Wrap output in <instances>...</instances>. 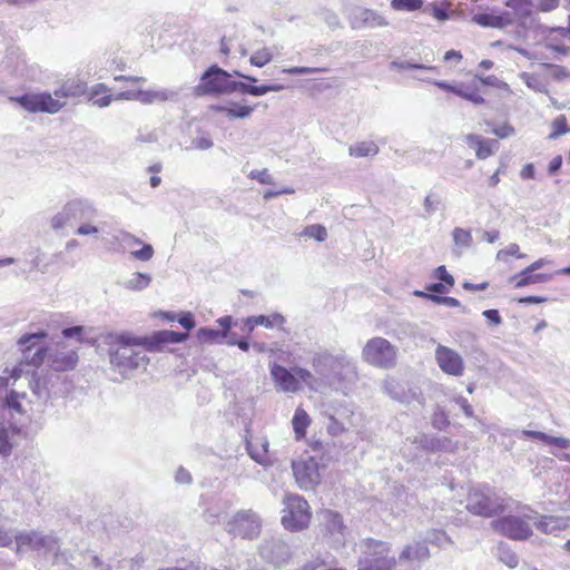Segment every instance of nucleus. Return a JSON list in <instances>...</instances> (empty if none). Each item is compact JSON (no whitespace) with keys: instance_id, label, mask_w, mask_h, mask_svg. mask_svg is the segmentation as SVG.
Listing matches in <instances>:
<instances>
[{"instance_id":"c85d7f7f","label":"nucleus","mask_w":570,"mask_h":570,"mask_svg":"<svg viewBox=\"0 0 570 570\" xmlns=\"http://www.w3.org/2000/svg\"><path fill=\"white\" fill-rule=\"evenodd\" d=\"M472 20L481 27L502 29L511 26V19L508 13H476Z\"/></svg>"},{"instance_id":"423d86ee","label":"nucleus","mask_w":570,"mask_h":570,"mask_svg":"<svg viewBox=\"0 0 570 570\" xmlns=\"http://www.w3.org/2000/svg\"><path fill=\"white\" fill-rule=\"evenodd\" d=\"M361 557L358 570H392L396 559L391 556L390 544L383 541L365 539L358 543Z\"/></svg>"},{"instance_id":"f704fd0d","label":"nucleus","mask_w":570,"mask_h":570,"mask_svg":"<svg viewBox=\"0 0 570 570\" xmlns=\"http://www.w3.org/2000/svg\"><path fill=\"white\" fill-rule=\"evenodd\" d=\"M312 420L303 407H297L292 419V425L295 434V440L299 441L305 438L306 430L311 425Z\"/></svg>"},{"instance_id":"3c124183","label":"nucleus","mask_w":570,"mask_h":570,"mask_svg":"<svg viewBox=\"0 0 570 570\" xmlns=\"http://www.w3.org/2000/svg\"><path fill=\"white\" fill-rule=\"evenodd\" d=\"M440 205L441 198L434 193L428 194L423 200L424 212L429 216L436 212L440 208Z\"/></svg>"},{"instance_id":"e2e57ef3","label":"nucleus","mask_w":570,"mask_h":570,"mask_svg":"<svg viewBox=\"0 0 570 570\" xmlns=\"http://www.w3.org/2000/svg\"><path fill=\"white\" fill-rule=\"evenodd\" d=\"M455 444L449 438H436L434 444V451H453Z\"/></svg>"},{"instance_id":"393cba45","label":"nucleus","mask_w":570,"mask_h":570,"mask_svg":"<svg viewBox=\"0 0 570 570\" xmlns=\"http://www.w3.org/2000/svg\"><path fill=\"white\" fill-rule=\"evenodd\" d=\"M269 442L266 436H258L246 441V450L249 456L263 466L271 464L268 455Z\"/></svg>"},{"instance_id":"e433bc0d","label":"nucleus","mask_w":570,"mask_h":570,"mask_svg":"<svg viewBox=\"0 0 570 570\" xmlns=\"http://www.w3.org/2000/svg\"><path fill=\"white\" fill-rule=\"evenodd\" d=\"M151 283V275L147 273H134L125 281L124 287L129 291H142L147 288Z\"/></svg>"},{"instance_id":"a18cd8bd","label":"nucleus","mask_w":570,"mask_h":570,"mask_svg":"<svg viewBox=\"0 0 570 570\" xmlns=\"http://www.w3.org/2000/svg\"><path fill=\"white\" fill-rule=\"evenodd\" d=\"M552 132L548 136L549 139H557L561 135L570 132V127L567 125L564 115L558 116L551 124Z\"/></svg>"},{"instance_id":"c756f323","label":"nucleus","mask_w":570,"mask_h":570,"mask_svg":"<svg viewBox=\"0 0 570 570\" xmlns=\"http://www.w3.org/2000/svg\"><path fill=\"white\" fill-rule=\"evenodd\" d=\"M551 278V274H534L533 272H528L527 267L520 273L510 277L509 282L513 284L517 288H521L538 283H546L549 282Z\"/></svg>"},{"instance_id":"a211bd4d","label":"nucleus","mask_w":570,"mask_h":570,"mask_svg":"<svg viewBox=\"0 0 570 570\" xmlns=\"http://www.w3.org/2000/svg\"><path fill=\"white\" fill-rule=\"evenodd\" d=\"M114 238L125 249H128L130 256L137 261L148 262L155 254L154 247L150 244L142 243L140 238L126 230H119Z\"/></svg>"},{"instance_id":"4c0bfd02","label":"nucleus","mask_w":570,"mask_h":570,"mask_svg":"<svg viewBox=\"0 0 570 570\" xmlns=\"http://www.w3.org/2000/svg\"><path fill=\"white\" fill-rule=\"evenodd\" d=\"M214 109L219 112H224L228 118H239L245 119L248 118L253 111L254 107L252 106H215Z\"/></svg>"},{"instance_id":"9d476101","label":"nucleus","mask_w":570,"mask_h":570,"mask_svg":"<svg viewBox=\"0 0 570 570\" xmlns=\"http://www.w3.org/2000/svg\"><path fill=\"white\" fill-rule=\"evenodd\" d=\"M396 358L397 348L381 336L368 340L362 350V360L375 367L391 368L396 364Z\"/></svg>"},{"instance_id":"69168bd1","label":"nucleus","mask_w":570,"mask_h":570,"mask_svg":"<svg viewBox=\"0 0 570 570\" xmlns=\"http://www.w3.org/2000/svg\"><path fill=\"white\" fill-rule=\"evenodd\" d=\"M141 89L138 90H126L117 94L114 100H135L140 102Z\"/></svg>"},{"instance_id":"f8f14e48","label":"nucleus","mask_w":570,"mask_h":570,"mask_svg":"<svg viewBox=\"0 0 570 570\" xmlns=\"http://www.w3.org/2000/svg\"><path fill=\"white\" fill-rule=\"evenodd\" d=\"M293 474L302 490H313L321 482L320 464L313 456L299 458L292 462Z\"/></svg>"},{"instance_id":"49530a36","label":"nucleus","mask_w":570,"mask_h":570,"mask_svg":"<svg viewBox=\"0 0 570 570\" xmlns=\"http://www.w3.org/2000/svg\"><path fill=\"white\" fill-rule=\"evenodd\" d=\"M520 77L523 79V81L530 89L537 92L549 94L547 85L543 83L537 76L530 75L528 72H522Z\"/></svg>"},{"instance_id":"ddd939ff","label":"nucleus","mask_w":570,"mask_h":570,"mask_svg":"<svg viewBox=\"0 0 570 570\" xmlns=\"http://www.w3.org/2000/svg\"><path fill=\"white\" fill-rule=\"evenodd\" d=\"M232 75L226 70L212 66L202 76L199 85L196 87L198 94H228Z\"/></svg>"},{"instance_id":"58836bf2","label":"nucleus","mask_w":570,"mask_h":570,"mask_svg":"<svg viewBox=\"0 0 570 570\" xmlns=\"http://www.w3.org/2000/svg\"><path fill=\"white\" fill-rule=\"evenodd\" d=\"M497 556L501 562L509 568H517L519 564L518 556L505 543H499L497 547Z\"/></svg>"},{"instance_id":"473e14b6","label":"nucleus","mask_w":570,"mask_h":570,"mask_svg":"<svg viewBox=\"0 0 570 570\" xmlns=\"http://www.w3.org/2000/svg\"><path fill=\"white\" fill-rule=\"evenodd\" d=\"M285 323V317L279 313H274L272 315H257L250 316L246 320V326L249 331H253L255 326H265L267 328L281 327Z\"/></svg>"},{"instance_id":"a878e982","label":"nucleus","mask_w":570,"mask_h":570,"mask_svg":"<svg viewBox=\"0 0 570 570\" xmlns=\"http://www.w3.org/2000/svg\"><path fill=\"white\" fill-rule=\"evenodd\" d=\"M21 430L12 424L0 425V455L8 456L21 440Z\"/></svg>"},{"instance_id":"c03bdc74","label":"nucleus","mask_w":570,"mask_h":570,"mask_svg":"<svg viewBox=\"0 0 570 570\" xmlns=\"http://www.w3.org/2000/svg\"><path fill=\"white\" fill-rule=\"evenodd\" d=\"M499 149V142L494 139H483L482 144L476 149V157L479 159H487Z\"/></svg>"},{"instance_id":"6e6d98bb","label":"nucleus","mask_w":570,"mask_h":570,"mask_svg":"<svg viewBox=\"0 0 570 570\" xmlns=\"http://www.w3.org/2000/svg\"><path fill=\"white\" fill-rule=\"evenodd\" d=\"M327 68H313V67H291L284 68L282 72L291 75H311L316 72H325Z\"/></svg>"},{"instance_id":"2f4dec72","label":"nucleus","mask_w":570,"mask_h":570,"mask_svg":"<svg viewBox=\"0 0 570 570\" xmlns=\"http://www.w3.org/2000/svg\"><path fill=\"white\" fill-rule=\"evenodd\" d=\"M570 519L567 517H542L539 521H534L538 530L543 533H557L568 528Z\"/></svg>"},{"instance_id":"ea45409f","label":"nucleus","mask_w":570,"mask_h":570,"mask_svg":"<svg viewBox=\"0 0 570 570\" xmlns=\"http://www.w3.org/2000/svg\"><path fill=\"white\" fill-rule=\"evenodd\" d=\"M226 336V331H218L207 327H202L197 331V338L200 343H219Z\"/></svg>"},{"instance_id":"aec40b11","label":"nucleus","mask_w":570,"mask_h":570,"mask_svg":"<svg viewBox=\"0 0 570 570\" xmlns=\"http://www.w3.org/2000/svg\"><path fill=\"white\" fill-rule=\"evenodd\" d=\"M271 376L276 387L283 392L295 393L301 390V384L293 370L288 371L282 365L273 364L271 366Z\"/></svg>"},{"instance_id":"412c9836","label":"nucleus","mask_w":570,"mask_h":570,"mask_svg":"<svg viewBox=\"0 0 570 570\" xmlns=\"http://www.w3.org/2000/svg\"><path fill=\"white\" fill-rule=\"evenodd\" d=\"M509 11L508 13L511 19V26L517 23L521 27H525L533 13V2L531 0H507L504 2Z\"/></svg>"},{"instance_id":"f257e3e1","label":"nucleus","mask_w":570,"mask_h":570,"mask_svg":"<svg viewBox=\"0 0 570 570\" xmlns=\"http://www.w3.org/2000/svg\"><path fill=\"white\" fill-rule=\"evenodd\" d=\"M312 366L322 384L344 394L352 389L358 374L355 363L345 353L320 351L312 358Z\"/></svg>"},{"instance_id":"9b49d317","label":"nucleus","mask_w":570,"mask_h":570,"mask_svg":"<svg viewBox=\"0 0 570 570\" xmlns=\"http://www.w3.org/2000/svg\"><path fill=\"white\" fill-rule=\"evenodd\" d=\"M466 509L476 515L492 517L503 510V500L489 489H473L469 493Z\"/></svg>"},{"instance_id":"bf43d9fd","label":"nucleus","mask_w":570,"mask_h":570,"mask_svg":"<svg viewBox=\"0 0 570 570\" xmlns=\"http://www.w3.org/2000/svg\"><path fill=\"white\" fill-rule=\"evenodd\" d=\"M426 298L431 299L432 302H434L436 304L445 305L449 307H460L461 306V303L456 298L450 297V296L426 295Z\"/></svg>"},{"instance_id":"680f3d73","label":"nucleus","mask_w":570,"mask_h":570,"mask_svg":"<svg viewBox=\"0 0 570 570\" xmlns=\"http://www.w3.org/2000/svg\"><path fill=\"white\" fill-rule=\"evenodd\" d=\"M391 68H395V69H400V70H405V69L434 70L435 69L434 67H431V66L415 65V63H410V62H399V61L391 62Z\"/></svg>"},{"instance_id":"37998d69","label":"nucleus","mask_w":570,"mask_h":570,"mask_svg":"<svg viewBox=\"0 0 570 570\" xmlns=\"http://www.w3.org/2000/svg\"><path fill=\"white\" fill-rule=\"evenodd\" d=\"M452 237L455 246L460 248H469L472 245V234L469 229L455 227Z\"/></svg>"},{"instance_id":"0eeeda50","label":"nucleus","mask_w":570,"mask_h":570,"mask_svg":"<svg viewBox=\"0 0 570 570\" xmlns=\"http://www.w3.org/2000/svg\"><path fill=\"white\" fill-rule=\"evenodd\" d=\"M98 216L95 204L87 198H73L67 202L62 208L50 219V226L55 230L71 226L75 223L92 220Z\"/></svg>"},{"instance_id":"09e8293b","label":"nucleus","mask_w":570,"mask_h":570,"mask_svg":"<svg viewBox=\"0 0 570 570\" xmlns=\"http://www.w3.org/2000/svg\"><path fill=\"white\" fill-rule=\"evenodd\" d=\"M304 236L309 238H314L317 242H324L327 238V230L323 225L313 224L307 227L302 233Z\"/></svg>"},{"instance_id":"39448f33","label":"nucleus","mask_w":570,"mask_h":570,"mask_svg":"<svg viewBox=\"0 0 570 570\" xmlns=\"http://www.w3.org/2000/svg\"><path fill=\"white\" fill-rule=\"evenodd\" d=\"M16 553L18 556L27 551L42 552L45 556L52 554L53 562L58 563L63 553L60 552L58 539L52 534L39 530H22L14 534Z\"/></svg>"},{"instance_id":"cd10ccee","label":"nucleus","mask_w":570,"mask_h":570,"mask_svg":"<svg viewBox=\"0 0 570 570\" xmlns=\"http://www.w3.org/2000/svg\"><path fill=\"white\" fill-rule=\"evenodd\" d=\"M387 21L384 17L370 9H362L358 11L355 20L352 22V28L358 29L362 27H385Z\"/></svg>"},{"instance_id":"13d9d810","label":"nucleus","mask_w":570,"mask_h":570,"mask_svg":"<svg viewBox=\"0 0 570 570\" xmlns=\"http://www.w3.org/2000/svg\"><path fill=\"white\" fill-rule=\"evenodd\" d=\"M248 177L252 179H256L257 181H259L261 184H264V185H273L274 184V178L268 173L267 169L252 170L249 173Z\"/></svg>"},{"instance_id":"603ef678","label":"nucleus","mask_w":570,"mask_h":570,"mask_svg":"<svg viewBox=\"0 0 570 570\" xmlns=\"http://www.w3.org/2000/svg\"><path fill=\"white\" fill-rule=\"evenodd\" d=\"M450 424L446 412L438 406L432 416V425L438 430H443Z\"/></svg>"},{"instance_id":"a19ab883","label":"nucleus","mask_w":570,"mask_h":570,"mask_svg":"<svg viewBox=\"0 0 570 570\" xmlns=\"http://www.w3.org/2000/svg\"><path fill=\"white\" fill-rule=\"evenodd\" d=\"M293 371L295 372V375L298 379L299 384L304 383L311 390H318L321 381L320 379H316L311 371L299 366L293 367Z\"/></svg>"},{"instance_id":"4468645a","label":"nucleus","mask_w":570,"mask_h":570,"mask_svg":"<svg viewBox=\"0 0 570 570\" xmlns=\"http://www.w3.org/2000/svg\"><path fill=\"white\" fill-rule=\"evenodd\" d=\"M258 553L262 559L277 567L286 564L292 557L289 546L279 537L264 539L258 547Z\"/></svg>"},{"instance_id":"4be33fe9","label":"nucleus","mask_w":570,"mask_h":570,"mask_svg":"<svg viewBox=\"0 0 570 570\" xmlns=\"http://www.w3.org/2000/svg\"><path fill=\"white\" fill-rule=\"evenodd\" d=\"M284 88L285 86L281 83L254 86L252 83L234 81L230 79L228 94L239 92L242 95H252L258 97L272 91H282Z\"/></svg>"},{"instance_id":"1a4fd4ad","label":"nucleus","mask_w":570,"mask_h":570,"mask_svg":"<svg viewBox=\"0 0 570 570\" xmlns=\"http://www.w3.org/2000/svg\"><path fill=\"white\" fill-rule=\"evenodd\" d=\"M263 528L261 515L252 509L235 512L225 523V530L234 538L256 540Z\"/></svg>"},{"instance_id":"b1692460","label":"nucleus","mask_w":570,"mask_h":570,"mask_svg":"<svg viewBox=\"0 0 570 570\" xmlns=\"http://www.w3.org/2000/svg\"><path fill=\"white\" fill-rule=\"evenodd\" d=\"M434 85L443 90L451 91L474 105L484 104V98L478 92V87L475 85H451L445 81H435Z\"/></svg>"},{"instance_id":"f3484780","label":"nucleus","mask_w":570,"mask_h":570,"mask_svg":"<svg viewBox=\"0 0 570 570\" xmlns=\"http://www.w3.org/2000/svg\"><path fill=\"white\" fill-rule=\"evenodd\" d=\"M435 362L440 370L452 376H462L464 373V361L454 350L439 344L435 348Z\"/></svg>"},{"instance_id":"f03ea898","label":"nucleus","mask_w":570,"mask_h":570,"mask_svg":"<svg viewBox=\"0 0 570 570\" xmlns=\"http://www.w3.org/2000/svg\"><path fill=\"white\" fill-rule=\"evenodd\" d=\"M45 336V332H39L24 334L19 338L18 344L26 346L23 351L24 361L35 367L47 364L55 371H69L75 368L78 363V355L75 350L68 348L62 342L33 350L36 341Z\"/></svg>"},{"instance_id":"c9c22d12","label":"nucleus","mask_w":570,"mask_h":570,"mask_svg":"<svg viewBox=\"0 0 570 570\" xmlns=\"http://www.w3.org/2000/svg\"><path fill=\"white\" fill-rule=\"evenodd\" d=\"M379 146L372 140L357 141L348 147V155L354 158L374 157L379 154Z\"/></svg>"},{"instance_id":"bb28decb","label":"nucleus","mask_w":570,"mask_h":570,"mask_svg":"<svg viewBox=\"0 0 570 570\" xmlns=\"http://www.w3.org/2000/svg\"><path fill=\"white\" fill-rule=\"evenodd\" d=\"M383 387L385 393L401 403L410 404L413 401L422 403L421 394L419 392L411 389L405 392L403 386H401L395 380L389 379L384 381Z\"/></svg>"},{"instance_id":"7c9ffc66","label":"nucleus","mask_w":570,"mask_h":570,"mask_svg":"<svg viewBox=\"0 0 570 570\" xmlns=\"http://www.w3.org/2000/svg\"><path fill=\"white\" fill-rule=\"evenodd\" d=\"M178 92L170 89H148L142 90L140 94V102L144 105H151L156 102H165L176 100Z\"/></svg>"},{"instance_id":"338daca9","label":"nucleus","mask_w":570,"mask_h":570,"mask_svg":"<svg viewBox=\"0 0 570 570\" xmlns=\"http://www.w3.org/2000/svg\"><path fill=\"white\" fill-rule=\"evenodd\" d=\"M434 275L436 278H439L440 281L444 282L445 284L450 285V286H453L454 284V278L451 274L448 273L445 266H439L435 272H434Z\"/></svg>"},{"instance_id":"79ce46f5","label":"nucleus","mask_w":570,"mask_h":570,"mask_svg":"<svg viewBox=\"0 0 570 570\" xmlns=\"http://www.w3.org/2000/svg\"><path fill=\"white\" fill-rule=\"evenodd\" d=\"M274 53L271 48L264 47L256 50L249 58L252 66L262 68L272 61Z\"/></svg>"},{"instance_id":"5fc2aeb1","label":"nucleus","mask_w":570,"mask_h":570,"mask_svg":"<svg viewBox=\"0 0 570 570\" xmlns=\"http://www.w3.org/2000/svg\"><path fill=\"white\" fill-rule=\"evenodd\" d=\"M98 233V227L94 225L91 220L81 222L78 228L75 230V234L78 236H94L97 235Z\"/></svg>"},{"instance_id":"8fccbe9b","label":"nucleus","mask_w":570,"mask_h":570,"mask_svg":"<svg viewBox=\"0 0 570 570\" xmlns=\"http://www.w3.org/2000/svg\"><path fill=\"white\" fill-rule=\"evenodd\" d=\"M327 419L328 423L326 424V431L330 435L338 436L347 430L345 424L340 422L333 414H328Z\"/></svg>"},{"instance_id":"dca6fc26","label":"nucleus","mask_w":570,"mask_h":570,"mask_svg":"<svg viewBox=\"0 0 570 570\" xmlns=\"http://www.w3.org/2000/svg\"><path fill=\"white\" fill-rule=\"evenodd\" d=\"M323 535L335 547L345 544L346 527L342 515L332 510H324L320 514Z\"/></svg>"},{"instance_id":"774afa93","label":"nucleus","mask_w":570,"mask_h":570,"mask_svg":"<svg viewBox=\"0 0 570 570\" xmlns=\"http://www.w3.org/2000/svg\"><path fill=\"white\" fill-rule=\"evenodd\" d=\"M177 321L184 328L188 331L195 327L194 315L190 312L181 313Z\"/></svg>"},{"instance_id":"052dcab7","label":"nucleus","mask_w":570,"mask_h":570,"mask_svg":"<svg viewBox=\"0 0 570 570\" xmlns=\"http://www.w3.org/2000/svg\"><path fill=\"white\" fill-rule=\"evenodd\" d=\"M436 438L429 436L428 434H420L415 436L414 443L419 444L424 450L434 451Z\"/></svg>"},{"instance_id":"20e7f679","label":"nucleus","mask_w":570,"mask_h":570,"mask_svg":"<svg viewBox=\"0 0 570 570\" xmlns=\"http://www.w3.org/2000/svg\"><path fill=\"white\" fill-rule=\"evenodd\" d=\"M86 92V85L80 80H68L55 91V97L48 92L26 94L14 98L23 109L30 112H58L68 97H78Z\"/></svg>"},{"instance_id":"6e6552de","label":"nucleus","mask_w":570,"mask_h":570,"mask_svg":"<svg viewBox=\"0 0 570 570\" xmlns=\"http://www.w3.org/2000/svg\"><path fill=\"white\" fill-rule=\"evenodd\" d=\"M283 505L281 522L286 530L297 532L308 527L312 513L308 502L303 497L286 494Z\"/></svg>"},{"instance_id":"4d7b16f0","label":"nucleus","mask_w":570,"mask_h":570,"mask_svg":"<svg viewBox=\"0 0 570 570\" xmlns=\"http://www.w3.org/2000/svg\"><path fill=\"white\" fill-rule=\"evenodd\" d=\"M21 399H23V395H20L19 393L14 391H10V393L6 397V404L9 409L21 413L22 412V405H21Z\"/></svg>"},{"instance_id":"7ed1b4c3","label":"nucleus","mask_w":570,"mask_h":570,"mask_svg":"<svg viewBox=\"0 0 570 570\" xmlns=\"http://www.w3.org/2000/svg\"><path fill=\"white\" fill-rule=\"evenodd\" d=\"M111 367L124 377L139 367H145L149 360L138 347L144 346L140 337L130 333H109L105 336Z\"/></svg>"},{"instance_id":"5701e85b","label":"nucleus","mask_w":570,"mask_h":570,"mask_svg":"<svg viewBox=\"0 0 570 570\" xmlns=\"http://www.w3.org/2000/svg\"><path fill=\"white\" fill-rule=\"evenodd\" d=\"M430 558V551L424 542H412L406 544L399 554V562L411 566L421 564Z\"/></svg>"},{"instance_id":"0e129e2a","label":"nucleus","mask_w":570,"mask_h":570,"mask_svg":"<svg viewBox=\"0 0 570 570\" xmlns=\"http://www.w3.org/2000/svg\"><path fill=\"white\" fill-rule=\"evenodd\" d=\"M546 444L553 445L559 449H568L570 446V440L563 436L548 435Z\"/></svg>"},{"instance_id":"6ab92c4d","label":"nucleus","mask_w":570,"mask_h":570,"mask_svg":"<svg viewBox=\"0 0 570 570\" xmlns=\"http://www.w3.org/2000/svg\"><path fill=\"white\" fill-rule=\"evenodd\" d=\"M188 337L187 333H179L168 330L155 332L150 336L140 337L144 347L150 352L161 351L165 344L169 343H181Z\"/></svg>"},{"instance_id":"2eb2a0df","label":"nucleus","mask_w":570,"mask_h":570,"mask_svg":"<svg viewBox=\"0 0 570 570\" xmlns=\"http://www.w3.org/2000/svg\"><path fill=\"white\" fill-rule=\"evenodd\" d=\"M491 527L497 532L513 540H527L532 535V529L529 522L515 515L493 520Z\"/></svg>"},{"instance_id":"72a5a7b5","label":"nucleus","mask_w":570,"mask_h":570,"mask_svg":"<svg viewBox=\"0 0 570 570\" xmlns=\"http://www.w3.org/2000/svg\"><path fill=\"white\" fill-rule=\"evenodd\" d=\"M88 95L92 105L99 108L109 106L114 100V96L110 95L109 88L104 83H97L92 86Z\"/></svg>"},{"instance_id":"de8ad7c7","label":"nucleus","mask_w":570,"mask_h":570,"mask_svg":"<svg viewBox=\"0 0 570 570\" xmlns=\"http://www.w3.org/2000/svg\"><path fill=\"white\" fill-rule=\"evenodd\" d=\"M423 0H392L391 7L399 11H415L421 9Z\"/></svg>"},{"instance_id":"864d4df0","label":"nucleus","mask_w":570,"mask_h":570,"mask_svg":"<svg viewBox=\"0 0 570 570\" xmlns=\"http://www.w3.org/2000/svg\"><path fill=\"white\" fill-rule=\"evenodd\" d=\"M508 256H517L518 258H522L524 257V254L520 253L518 244L511 243L504 249L498 252L497 259L505 261Z\"/></svg>"}]
</instances>
